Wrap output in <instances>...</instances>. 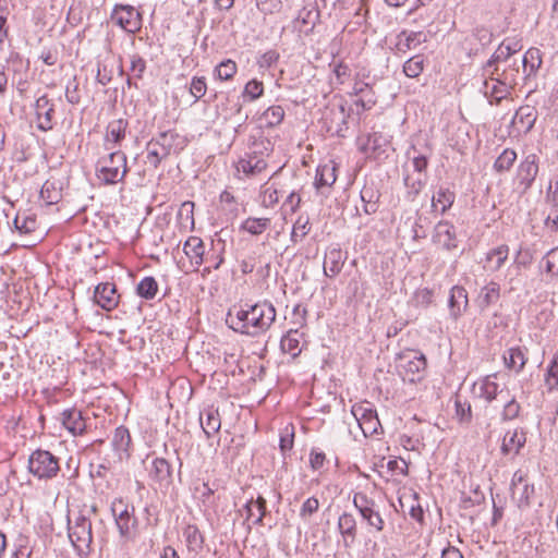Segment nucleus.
<instances>
[{
  "mask_svg": "<svg viewBox=\"0 0 558 558\" xmlns=\"http://www.w3.org/2000/svg\"><path fill=\"white\" fill-rule=\"evenodd\" d=\"M179 138L174 131H165L147 144V162L157 168L159 163L168 158L172 151L175 141Z\"/></svg>",
  "mask_w": 558,
  "mask_h": 558,
  "instance_id": "obj_7",
  "label": "nucleus"
},
{
  "mask_svg": "<svg viewBox=\"0 0 558 558\" xmlns=\"http://www.w3.org/2000/svg\"><path fill=\"white\" fill-rule=\"evenodd\" d=\"M199 423L207 437L217 434L221 427L219 412L214 407L206 408L199 414Z\"/></svg>",
  "mask_w": 558,
  "mask_h": 558,
  "instance_id": "obj_26",
  "label": "nucleus"
},
{
  "mask_svg": "<svg viewBox=\"0 0 558 558\" xmlns=\"http://www.w3.org/2000/svg\"><path fill=\"white\" fill-rule=\"evenodd\" d=\"M146 70V61L138 54L131 56V68L130 71L133 73L135 78H142Z\"/></svg>",
  "mask_w": 558,
  "mask_h": 558,
  "instance_id": "obj_61",
  "label": "nucleus"
},
{
  "mask_svg": "<svg viewBox=\"0 0 558 558\" xmlns=\"http://www.w3.org/2000/svg\"><path fill=\"white\" fill-rule=\"evenodd\" d=\"M281 350L293 357L301 353L300 340L296 330H290L280 341Z\"/></svg>",
  "mask_w": 558,
  "mask_h": 558,
  "instance_id": "obj_41",
  "label": "nucleus"
},
{
  "mask_svg": "<svg viewBox=\"0 0 558 558\" xmlns=\"http://www.w3.org/2000/svg\"><path fill=\"white\" fill-rule=\"evenodd\" d=\"M62 425L73 435H82L86 429L85 420L77 409H68L61 413Z\"/></svg>",
  "mask_w": 558,
  "mask_h": 558,
  "instance_id": "obj_23",
  "label": "nucleus"
},
{
  "mask_svg": "<svg viewBox=\"0 0 558 558\" xmlns=\"http://www.w3.org/2000/svg\"><path fill=\"white\" fill-rule=\"evenodd\" d=\"M128 126V122L123 119H118L111 121L106 130V148L108 150H113L116 146L125 137V130Z\"/></svg>",
  "mask_w": 558,
  "mask_h": 558,
  "instance_id": "obj_24",
  "label": "nucleus"
},
{
  "mask_svg": "<svg viewBox=\"0 0 558 558\" xmlns=\"http://www.w3.org/2000/svg\"><path fill=\"white\" fill-rule=\"evenodd\" d=\"M536 119H537V111L535 110V108L532 106L525 105V106H521L517 110V112L512 119V124L518 126L520 130H522L523 132L526 133L532 130V128L535 124Z\"/></svg>",
  "mask_w": 558,
  "mask_h": 558,
  "instance_id": "obj_28",
  "label": "nucleus"
},
{
  "mask_svg": "<svg viewBox=\"0 0 558 558\" xmlns=\"http://www.w3.org/2000/svg\"><path fill=\"white\" fill-rule=\"evenodd\" d=\"M97 177L106 184L123 180L128 173L126 156L121 150H112L97 162Z\"/></svg>",
  "mask_w": 558,
  "mask_h": 558,
  "instance_id": "obj_2",
  "label": "nucleus"
},
{
  "mask_svg": "<svg viewBox=\"0 0 558 558\" xmlns=\"http://www.w3.org/2000/svg\"><path fill=\"white\" fill-rule=\"evenodd\" d=\"M456 195L449 189L440 187L438 192L432 197V207L434 210H439L440 214L446 213L453 204Z\"/></svg>",
  "mask_w": 558,
  "mask_h": 558,
  "instance_id": "obj_36",
  "label": "nucleus"
},
{
  "mask_svg": "<svg viewBox=\"0 0 558 558\" xmlns=\"http://www.w3.org/2000/svg\"><path fill=\"white\" fill-rule=\"evenodd\" d=\"M398 367L404 379L415 383L422 377L426 367V359L418 352L407 351L400 355Z\"/></svg>",
  "mask_w": 558,
  "mask_h": 558,
  "instance_id": "obj_9",
  "label": "nucleus"
},
{
  "mask_svg": "<svg viewBox=\"0 0 558 558\" xmlns=\"http://www.w3.org/2000/svg\"><path fill=\"white\" fill-rule=\"evenodd\" d=\"M282 196V191L278 190L275 184L265 185L263 187L260 198L262 204L265 207H274L278 202L279 198Z\"/></svg>",
  "mask_w": 558,
  "mask_h": 558,
  "instance_id": "obj_49",
  "label": "nucleus"
},
{
  "mask_svg": "<svg viewBox=\"0 0 558 558\" xmlns=\"http://www.w3.org/2000/svg\"><path fill=\"white\" fill-rule=\"evenodd\" d=\"M509 247L506 244L499 245L493 250H490L486 254L485 258V268L490 271H498L508 259Z\"/></svg>",
  "mask_w": 558,
  "mask_h": 558,
  "instance_id": "obj_33",
  "label": "nucleus"
},
{
  "mask_svg": "<svg viewBox=\"0 0 558 558\" xmlns=\"http://www.w3.org/2000/svg\"><path fill=\"white\" fill-rule=\"evenodd\" d=\"M424 70V57L416 54L405 61L403 72L408 77L415 78Z\"/></svg>",
  "mask_w": 558,
  "mask_h": 558,
  "instance_id": "obj_48",
  "label": "nucleus"
},
{
  "mask_svg": "<svg viewBox=\"0 0 558 558\" xmlns=\"http://www.w3.org/2000/svg\"><path fill=\"white\" fill-rule=\"evenodd\" d=\"M183 252L195 269L204 263L205 244L201 238L190 236L183 245Z\"/></svg>",
  "mask_w": 558,
  "mask_h": 558,
  "instance_id": "obj_22",
  "label": "nucleus"
},
{
  "mask_svg": "<svg viewBox=\"0 0 558 558\" xmlns=\"http://www.w3.org/2000/svg\"><path fill=\"white\" fill-rule=\"evenodd\" d=\"M263 83L257 80H252L247 82L244 87V96L250 97L251 100L259 98L263 95Z\"/></svg>",
  "mask_w": 558,
  "mask_h": 558,
  "instance_id": "obj_59",
  "label": "nucleus"
},
{
  "mask_svg": "<svg viewBox=\"0 0 558 558\" xmlns=\"http://www.w3.org/2000/svg\"><path fill=\"white\" fill-rule=\"evenodd\" d=\"M318 508H319V501H318L317 498H315V497L307 498L303 502V505H302V507L300 509V517H301V519L304 520V521H307V519L312 514L317 512Z\"/></svg>",
  "mask_w": 558,
  "mask_h": 558,
  "instance_id": "obj_58",
  "label": "nucleus"
},
{
  "mask_svg": "<svg viewBox=\"0 0 558 558\" xmlns=\"http://www.w3.org/2000/svg\"><path fill=\"white\" fill-rule=\"evenodd\" d=\"M404 184L409 189V194L416 196L425 185L426 173L410 172L409 167H404Z\"/></svg>",
  "mask_w": 558,
  "mask_h": 558,
  "instance_id": "obj_40",
  "label": "nucleus"
},
{
  "mask_svg": "<svg viewBox=\"0 0 558 558\" xmlns=\"http://www.w3.org/2000/svg\"><path fill=\"white\" fill-rule=\"evenodd\" d=\"M411 151H413L414 155L411 158L410 165H405L404 167H409L410 171L412 170V172H415L417 174L425 173L427 165H428L427 157L424 155H421V154L415 155L416 149H415V147H412L411 150L408 151L409 158L411 157Z\"/></svg>",
  "mask_w": 558,
  "mask_h": 558,
  "instance_id": "obj_53",
  "label": "nucleus"
},
{
  "mask_svg": "<svg viewBox=\"0 0 558 558\" xmlns=\"http://www.w3.org/2000/svg\"><path fill=\"white\" fill-rule=\"evenodd\" d=\"M263 118L268 126H276L282 122L284 110L281 106H271L264 112Z\"/></svg>",
  "mask_w": 558,
  "mask_h": 558,
  "instance_id": "obj_52",
  "label": "nucleus"
},
{
  "mask_svg": "<svg viewBox=\"0 0 558 558\" xmlns=\"http://www.w3.org/2000/svg\"><path fill=\"white\" fill-rule=\"evenodd\" d=\"M337 527L342 537L343 546L351 548L357 536V522L355 517L350 512H343L338 518Z\"/></svg>",
  "mask_w": 558,
  "mask_h": 558,
  "instance_id": "obj_13",
  "label": "nucleus"
},
{
  "mask_svg": "<svg viewBox=\"0 0 558 558\" xmlns=\"http://www.w3.org/2000/svg\"><path fill=\"white\" fill-rule=\"evenodd\" d=\"M537 172V156L535 154H530L520 163L517 172V180L519 181V184L522 185L524 190H526L534 182Z\"/></svg>",
  "mask_w": 558,
  "mask_h": 558,
  "instance_id": "obj_18",
  "label": "nucleus"
},
{
  "mask_svg": "<svg viewBox=\"0 0 558 558\" xmlns=\"http://www.w3.org/2000/svg\"><path fill=\"white\" fill-rule=\"evenodd\" d=\"M149 477L160 486L168 487L172 482V468L165 458H155L148 469Z\"/></svg>",
  "mask_w": 558,
  "mask_h": 558,
  "instance_id": "obj_21",
  "label": "nucleus"
},
{
  "mask_svg": "<svg viewBox=\"0 0 558 558\" xmlns=\"http://www.w3.org/2000/svg\"><path fill=\"white\" fill-rule=\"evenodd\" d=\"M500 298V287L496 282L485 286L478 295V305L482 310L489 307L498 302Z\"/></svg>",
  "mask_w": 558,
  "mask_h": 558,
  "instance_id": "obj_38",
  "label": "nucleus"
},
{
  "mask_svg": "<svg viewBox=\"0 0 558 558\" xmlns=\"http://www.w3.org/2000/svg\"><path fill=\"white\" fill-rule=\"evenodd\" d=\"M131 445V435L126 427L119 426L116 428L112 437V446L114 450L125 452Z\"/></svg>",
  "mask_w": 558,
  "mask_h": 558,
  "instance_id": "obj_43",
  "label": "nucleus"
},
{
  "mask_svg": "<svg viewBox=\"0 0 558 558\" xmlns=\"http://www.w3.org/2000/svg\"><path fill=\"white\" fill-rule=\"evenodd\" d=\"M35 112L38 128L43 131H49L53 128L54 109L50 99L44 95L37 98L35 102Z\"/></svg>",
  "mask_w": 558,
  "mask_h": 558,
  "instance_id": "obj_16",
  "label": "nucleus"
},
{
  "mask_svg": "<svg viewBox=\"0 0 558 558\" xmlns=\"http://www.w3.org/2000/svg\"><path fill=\"white\" fill-rule=\"evenodd\" d=\"M238 66L236 63L230 59L220 62L216 66L217 77L221 81L231 80L236 73Z\"/></svg>",
  "mask_w": 558,
  "mask_h": 558,
  "instance_id": "obj_51",
  "label": "nucleus"
},
{
  "mask_svg": "<svg viewBox=\"0 0 558 558\" xmlns=\"http://www.w3.org/2000/svg\"><path fill=\"white\" fill-rule=\"evenodd\" d=\"M542 65V52L538 48H530L522 59V68L526 77L534 75Z\"/></svg>",
  "mask_w": 558,
  "mask_h": 558,
  "instance_id": "obj_35",
  "label": "nucleus"
},
{
  "mask_svg": "<svg viewBox=\"0 0 558 558\" xmlns=\"http://www.w3.org/2000/svg\"><path fill=\"white\" fill-rule=\"evenodd\" d=\"M318 17L319 12L314 5L304 7L302 10H300L298 16L293 21L294 28L299 32L307 33L314 28Z\"/></svg>",
  "mask_w": 558,
  "mask_h": 558,
  "instance_id": "obj_27",
  "label": "nucleus"
},
{
  "mask_svg": "<svg viewBox=\"0 0 558 558\" xmlns=\"http://www.w3.org/2000/svg\"><path fill=\"white\" fill-rule=\"evenodd\" d=\"M13 223L14 228L22 234H28L36 229V219L32 216H21L17 214Z\"/></svg>",
  "mask_w": 558,
  "mask_h": 558,
  "instance_id": "obj_50",
  "label": "nucleus"
},
{
  "mask_svg": "<svg viewBox=\"0 0 558 558\" xmlns=\"http://www.w3.org/2000/svg\"><path fill=\"white\" fill-rule=\"evenodd\" d=\"M434 241L447 251L457 248L454 227L448 221H439L435 226Z\"/></svg>",
  "mask_w": 558,
  "mask_h": 558,
  "instance_id": "obj_20",
  "label": "nucleus"
},
{
  "mask_svg": "<svg viewBox=\"0 0 558 558\" xmlns=\"http://www.w3.org/2000/svg\"><path fill=\"white\" fill-rule=\"evenodd\" d=\"M308 218L299 217L293 225L291 240L298 242V238L303 239L310 232Z\"/></svg>",
  "mask_w": 558,
  "mask_h": 558,
  "instance_id": "obj_55",
  "label": "nucleus"
},
{
  "mask_svg": "<svg viewBox=\"0 0 558 558\" xmlns=\"http://www.w3.org/2000/svg\"><path fill=\"white\" fill-rule=\"evenodd\" d=\"M69 538L78 555H88L93 541L92 522L78 513L74 519L69 518Z\"/></svg>",
  "mask_w": 558,
  "mask_h": 558,
  "instance_id": "obj_5",
  "label": "nucleus"
},
{
  "mask_svg": "<svg viewBox=\"0 0 558 558\" xmlns=\"http://www.w3.org/2000/svg\"><path fill=\"white\" fill-rule=\"evenodd\" d=\"M178 218L183 223L194 226V203L190 201L183 202L179 208Z\"/></svg>",
  "mask_w": 558,
  "mask_h": 558,
  "instance_id": "obj_56",
  "label": "nucleus"
},
{
  "mask_svg": "<svg viewBox=\"0 0 558 558\" xmlns=\"http://www.w3.org/2000/svg\"><path fill=\"white\" fill-rule=\"evenodd\" d=\"M94 299L106 311H112L119 303L116 286L110 282L98 284L95 289Z\"/></svg>",
  "mask_w": 558,
  "mask_h": 558,
  "instance_id": "obj_19",
  "label": "nucleus"
},
{
  "mask_svg": "<svg viewBox=\"0 0 558 558\" xmlns=\"http://www.w3.org/2000/svg\"><path fill=\"white\" fill-rule=\"evenodd\" d=\"M352 414L365 437L377 433L380 422L376 411L369 407L368 402L353 405Z\"/></svg>",
  "mask_w": 558,
  "mask_h": 558,
  "instance_id": "obj_11",
  "label": "nucleus"
},
{
  "mask_svg": "<svg viewBox=\"0 0 558 558\" xmlns=\"http://www.w3.org/2000/svg\"><path fill=\"white\" fill-rule=\"evenodd\" d=\"M497 375H488L483 379L476 381L473 386L474 393L484 399L487 402H492L498 396L504 397V393L507 391L505 389H499V385L496 383Z\"/></svg>",
  "mask_w": 558,
  "mask_h": 558,
  "instance_id": "obj_14",
  "label": "nucleus"
},
{
  "mask_svg": "<svg viewBox=\"0 0 558 558\" xmlns=\"http://www.w3.org/2000/svg\"><path fill=\"white\" fill-rule=\"evenodd\" d=\"M242 511L245 512V519L247 521H252L254 524H260L266 514V500L262 496H258L255 500L251 498L246 501Z\"/></svg>",
  "mask_w": 558,
  "mask_h": 558,
  "instance_id": "obj_30",
  "label": "nucleus"
},
{
  "mask_svg": "<svg viewBox=\"0 0 558 558\" xmlns=\"http://www.w3.org/2000/svg\"><path fill=\"white\" fill-rule=\"evenodd\" d=\"M267 167L266 160L254 154L247 155L239 161L238 169L248 175H257L263 172Z\"/></svg>",
  "mask_w": 558,
  "mask_h": 558,
  "instance_id": "obj_32",
  "label": "nucleus"
},
{
  "mask_svg": "<svg viewBox=\"0 0 558 558\" xmlns=\"http://www.w3.org/2000/svg\"><path fill=\"white\" fill-rule=\"evenodd\" d=\"M517 159V153L513 149L506 148L495 160L494 169L501 173L510 170Z\"/></svg>",
  "mask_w": 558,
  "mask_h": 558,
  "instance_id": "obj_45",
  "label": "nucleus"
},
{
  "mask_svg": "<svg viewBox=\"0 0 558 558\" xmlns=\"http://www.w3.org/2000/svg\"><path fill=\"white\" fill-rule=\"evenodd\" d=\"M189 547L192 549L201 548L203 544V536L195 526H189L185 531Z\"/></svg>",
  "mask_w": 558,
  "mask_h": 558,
  "instance_id": "obj_60",
  "label": "nucleus"
},
{
  "mask_svg": "<svg viewBox=\"0 0 558 558\" xmlns=\"http://www.w3.org/2000/svg\"><path fill=\"white\" fill-rule=\"evenodd\" d=\"M426 36L421 32H402L398 36L397 48L401 52H405L410 49L415 48L421 43L425 41Z\"/></svg>",
  "mask_w": 558,
  "mask_h": 558,
  "instance_id": "obj_37",
  "label": "nucleus"
},
{
  "mask_svg": "<svg viewBox=\"0 0 558 558\" xmlns=\"http://www.w3.org/2000/svg\"><path fill=\"white\" fill-rule=\"evenodd\" d=\"M512 499L519 508H526L531 504V497L534 494V486L530 485L526 476L521 472H514L511 481Z\"/></svg>",
  "mask_w": 558,
  "mask_h": 558,
  "instance_id": "obj_12",
  "label": "nucleus"
},
{
  "mask_svg": "<svg viewBox=\"0 0 558 558\" xmlns=\"http://www.w3.org/2000/svg\"><path fill=\"white\" fill-rule=\"evenodd\" d=\"M206 82L205 77H193L190 86V93L197 100L206 94Z\"/></svg>",
  "mask_w": 558,
  "mask_h": 558,
  "instance_id": "obj_62",
  "label": "nucleus"
},
{
  "mask_svg": "<svg viewBox=\"0 0 558 558\" xmlns=\"http://www.w3.org/2000/svg\"><path fill=\"white\" fill-rule=\"evenodd\" d=\"M468 306V293L464 288L454 286L450 290L449 307L451 315L459 317Z\"/></svg>",
  "mask_w": 558,
  "mask_h": 558,
  "instance_id": "obj_31",
  "label": "nucleus"
},
{
  "mask_svg": "<svg viewBox=\"0 0 558 558\" xmlns=\"http://www.w3.org/2000/svg\"><path fill=\"white\" fill-rule=\"evenodd\" d=\"M336 167L333 163L319 166L316 171L315 185L317 189L329 187L336 182Z\"/></svg>",
  "mask_w": 558,
  "mask_h": 558,
  "instance_id": "obj_39",
  "label": "nucleus"
},
{
  "mask_svg": "<svg viewBox=\"0 0 558 558\" xmlns=\"http://www.w3.org/2000/svg\"><path fill=\"white\" fill-rule=\"evenodd\" d=\"M136 291L141 298L151 300L157 294L158 283L154 277H145L138 282Z\"/></svg>",
  "mask_w": 558,
  "mask_h": 558,
  "instance_id": "obj_44",
  "label": "nucleus"
},
{
  "mask_svg": "<svg viewBox=\"0 0 558 558\" xmlns=\"http://www.w3.org/2000/svg\"><path fill=\"white\" fill-rule=\"evenodd\" d=\"M120 536L125 541L132 539L136 533L137 520L134 517V507L121 517L114 519Z\"/></svg>",
  "mask_w": 558,
  "mask_h": 558,
  "instance_id": "obj_29",
  "label": "nucleus"
},
{
  "mask_svg": "<svg viewBox=\"0 0 558 558\" xmlns=\"http://www.w3.org/2000/svg\"><path fill=\"white\" fill-rule=\"evenodd\" d=\"M502 357L505 365L515 373H520L527 361L524 351L520 347L508 349Z\"/></svg>",
  "mask_w": 558,
  "mask_h": 558,
  "instance_id": "obj_34",
  "label": "nucleus"
},
{
  "mask_svg": "<svg viewBox=\"0 0 558 558\" xmlns=\"http://www.w3.org/2000/svg\"><path fill=\"white\" fill-rule=\"evenodd\" d=\"M526 442V434L523 429L508 430L502 439L500 447L501 453L514 458Z\"/></svg>",
  "mask_w": 558,
  "mask_h": 558,
  "instance_id": "obj_17",
  "label": "nucleus"
},
{
  "mask_svg": "<svg viewBox=\"0 0 558 558\" xmlns=\"http://www.w3.org/2000/svg\"><path fill=\"white\" fill-rule=\"evenodd\" d=\"M353 506L369 531L380 533L385 529V520L377 502L363 492L354 493Z\"/></svg>",
  "mask_w": 558,
  "mask_h": 558,
  "instance_id": "obj_4",
  "label": "nucleus"
},
{
  "mask_svg": "<svg viewBox=\"0 0 558 558\" xmlns=\"http://www.w3.org/2000/svg\"><path fill=\"white\" fill-rule=\"evenodd\" d=\"M345 102L341 98H332L322 112L320 121L326 132L331 135L344 136L348 130V118Z\"/></svg>",
  "mask_w": 558,
  "mask_h": 558,
  "instance_id": "obj_3",
  "label": "nucleus"
},
{
  "mask_svg": "<svg viewBox=\"0 0 558 558\" xmlns=\"http://www.w3.org/2000/svg\"><path fill=\"white\" fill-rule=\"evenodd\" d=\"M345 257L338 247L329 248L325 254L324 274L329 278L336 277L342 269Z\"/></svg>",
  "mask_w": 558,
  "mask_h": 558,
  "instance_id": "obj_25",
  "label": "nucleus"
},
{
  "mask_svg": "<svg viewBox=\"0 0 558 558\" xmlns=\"http://www.w3.org/2000/svg\"><path fill=\"white\" fill-rule=\"evenodd\" d=\"M378 194L373 187L364 186L361 191V199L364 204L363 210L366 215H372L377 211L378 208Z\"/></svg>",
  "mask_w": 558,
  "mask_h": 558,
  "instance_id": "obj_42",
  "label": "nucleus"
},
{
  "mask_svg": "<svg viewBox=\"0 0 558 558\" xmlns=\"http://www.w3.org/2000/svg\"><path fill=\"white\" fill-rule=\"evenodd\" d=\"M522 49V45L515 39L504 40L498 48L495 50L493 56L486 62L484 70L489 71L490 68L497 66L499 62H505L510 59L511 56Z\"/></svg>",
  "mask_w": 558,
  "mask_h": 558,
  "instance_id": "obj_15",
  "label": "nucleus"
},
{
  "mask_svg": "<svg viewBox=\"0 0 558 558\" xmlns=\"http://www.w3.org/2000/svg\"><path fill=\"white\" fill-rule=\"evenodd\" d=\"M40 197L47 204L51 205L58 203L60 193L56 191L53 183L47 181L41 187Z\"/></svg>",
  "mask_w": 558,
  "mask_h": 558,
  "instance_id": "obj_57",
  "label": "nucleus"
},
{
  "mask_svg": "<svg viewBox=\"0 0 558 558\" xmlns=\"http://www.w3.org/2000/svg\"><path fill=\"white\" fill-rule=\"evenodd\" d=\"M28 470L38 478H52L59 470V459L48 450L37 449L28 459Z\"/></svg>",
  "mask_w": 558,
  "mask_h": 558,
  "instance_id": "obj_8",
  "label": "nucleus"
},
{
  "mask_svg": "<svg viewBox=\"0 0 558 558\" xmlns=\"http://www.w3.org/2000/svg\"><path fill=\"white\" fill-rule=\"evenodd\" d=\"M111 22L128 33H136L141 29V14L132 7L117 4L111 13Z\"/></svg>",
  "mask_w": 558,
  "mask_h": 558,
  "instance_id": "obj_10",
  "label": "nucleus"
},
{
  "mask_svg": "<svg viewBox=\"0 0 558 558\" xmlns=\"http://www.w3.org/2000/svg\"><path fill=\"white\" fill-rule=\"evenodd\" d=\"M546 384L550 390L558 387V353H555L547 369Z\"/></svg>",
  "mask_w": 558,
  "mask_h": 558,
  "instance_id": "obj_54",
  "label": "nucleus"
},
{
  "mask_svg": "<svg viewBox=\"0 0 558 558\" xmlns=\"http://www.w3.org/2000/svg\"><path fill=\"white\" fill-rule=\"evenodd\" d=\"M492 69L484 81V94L493 98L498 105L510 95L511 89L515 85V78L510 76L506 70L499 73L498 66Z\"/></svg>",
  "mask_w": 558,
  "mask_h": 558,
  "instance_id": "obj_6",
  "label": "nucleus"
},
{
  "mask_svg": "<svg viewBox=\"0 0 558 558\" xmlns=\"http://www.w3.org/2000/svg\"><path fill=\"white\" fill-rule=\"evenodd\" d=\"M507 393V400L504 404L502 411H501V420L502 421H512L517 418L521 411V405L517 401L514 396H510L509 391H506Z\"/></svg>",
  "mask_w": 558,
  "mask_h": 558,
  "instance_id": "obj_46",
  "label": "nucleus"
},
{
  "mask_svg": "<svg viewBox=\"0 0 558 558\" xmlns=\"http://www.w3.org/2000/svg\"><path fill=\"white\" fill-rule=\"evenodd\" d=\"M270 225L269 218H247L241 228L253 235L262 234Z\"/></svg>",
  "mask_w": 558,
  "mask_h": 558,
  "instance_id": "obj_47",
  "label": "nucleus"
},
{
  "mask_svg": "<svg viewBox=\"0 0 558 558\" xmlns=\"http://www.w3.org/2000/svg\"><path fill=\"white\" fill-rule=\"evenodd\" d=\"M546 271L553 275L558 274V247L550 250L546 257Z\"/></svg>",
  "mask_w": 558,
  "mask_h": 558,
  "instance_id": "obj_64",
  "label": "nucleus"
},
{
  "mask_svg": "<svg viewBox=\"0 0 558 558\" xmlns=\"http://www.w3.org/2000/svg\"><path fill=\"white\" fill-rule=\"evenodd\" d=\"M31 555L32 549L27 545V539L25 537H20L11 558H31Z\"/></svg>",
  "mask_w": 558,
  "mask_h": 558,
  "instance_id": "obj_63",
  "label": "nucleus"
},
{
  "mask_svg": "<svg viewBox=\"0 0 558 558\" xmlns=\"http://www.w3.org/2000/svg\"><path fill=\"white\" fill-rule=\"evenodd\" d=\"M275 319L276 308L266 301L248 308L230 310L227 315V323L234 331L253 337L268 330Z\"/></svg>",
  "mask_w": 558,
  "mask_h": 558,
  "instance_id": "obj_1",
  "label": "nucleus"
}]
</instances>
